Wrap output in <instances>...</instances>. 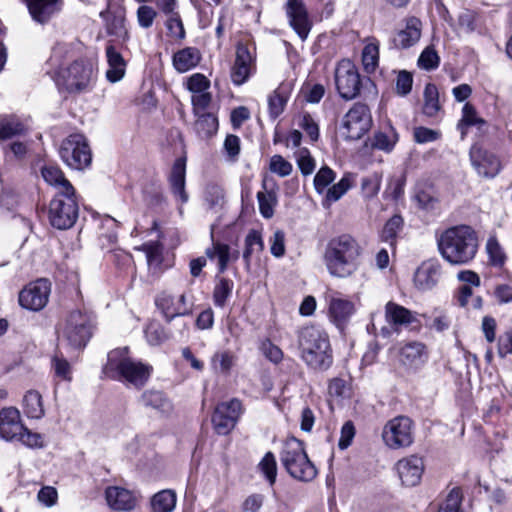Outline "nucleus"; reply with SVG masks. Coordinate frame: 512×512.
Returning <instances> with one entry per match:
<instances>
[{"mask_svg":"<svg viewBox=\"0 0 512 512\" xmlns=\"http://www.w3.org/2000/svg\"><path fill=\"white\" fill-rule=\"evenodd\" d=\"M362 249L352 236L343 234L329 241L324 252V263L331 276L347 278L359 268Z\"/></svg>","mask_w":512,"mask_h":512,"instance_id":"obj_1","label":"nucleus"},{"mask_svg":"<svg viewBox=\"0 0 512 512\" xmlns=\"http://www.w3.org/2000/svg\"><path fill=\"white\" fill-rule=\"evenodd\" d=\"M152 370V366L130 357L128 348L123 347L108 353L103 374L139 389L147 383Z\"/></svg>","mask_w":512,"mask_h":512,"instance_id":"obj_2","label":"nucleus"},{"mask_svg":"<svg viewBox=\"0 0 512 512\" xmlns=\"http://www.w3.org/2000/svg\"><path fill=\"white\" fill-rule=\"evenodd\" d=\"M443 258L451 264L463 265L470 262L478 250L476 232L467 225L446 229L438 242Z\"/></svg>","mask_w":512,"mask_h":512,"instance_id":"obj_3","label":"nucleus"},{"mask_svg":"<svg viewBox=\"0 0 512 512\" xmlns=\"http://www.w3.org/2000/svg\"><path fill=\"white\" fill-rule=\"evenodd\" d=\"M302 360L312 369L327 370L333 363L327 333L317 327H304L298 336Z\"/></svg>","mask_w":512,"mask_h":512,"instance_id":"obj_4","label":"nucleus"},{"mask_svg":"<svg viewBox=\"0 0 512 512\" xmlns=\"http://www.w3.org/2000/svg\"><path fill=\"white\" fill-rule=\"evenodd\" d=\"M280 461L289 475L296 480L309 482L317 475V469L308 458L303 442L294 437L284 442Z\"/></svg>","mask_w":512,"mask_h":512,"instance_id":"obj_5","label":"nucleus"},{"mask_svg":"<svg viewBox=\"0 0 512 512\" xmlns=\"http://www.w3.org/2000/svg\"><path fill=\"white\" fill-rule=\"evenodd\" d=\"M93 317L82 310H73L65 318L59 336L71 349H83L92 336Z\"/></svg>","mask_w":512,"mask_h":512,"instance_id":"obj_6","label":"nucleus"},{"mask_svg":"<svg viewBox=\"0 0 512 512\" xmlns=\"http://www.w3.org/2000/svg\"><path fill=\"white\" fill-rule=\"evenodd\" d=\"M79 216V204L76 190L71 193H55L50 201L48 218L50 224L59 230L70 229Z\"/></svg>","mask_w":512,"mask_h":512,"instance_id":"obj_7","label":"nucleus"},{"mask_svg":"<svg viewBox=\"0 0 512 512\" xmlns=\"http://www.w3.org/2000/svg\"><path fill=\"white\" fill-rule=\"evenodd\" d=\"M369 84L375 88L369 78L362 79L357 67L348 59L341 60L335 69V85L340 97L344 100H353L362 87Z\"/></svg>","mask_w":512,"mask_h":512,"instance_id":"obj_8","label":"nucleus"},{"mask_svg":"<svg viewBox=\"0 0 512 512\" xmlns=\"http://www.w3.org/2000/svg\"><path fill=\"white\" fill-rule=\"evenodd\" d=\"M62 161L73 169H84L91 164L92 154L86 138L82 134H71L59 148Z\"/></svg>","mask_w":512,"mask_h":512,"instance_id":"obj_9","label":"nucleus"},{"mask_svg":"<svg viewBox=\"0 0 512 512\" xmlns=\"http://www.w3.org/2000/svg\"><path fill=\"white\" fill-rule=\"evenodd\" d=\"M382 439L391 449L409 447L414 440L412 420L406 416H397L389 420L383 427Z\"/></svg>","mask_w":512,"mask_h":512,"instance_id":"obj_10","label":"nucleus"},{"mask_svg":"<svg viewBox=\"0 0 512 512\" xmlns=\"http://www.w3.org/2000/svg\"><path fill=\"white\" fill-rule=\"evenodd\" d=\"M372 126V116L366 104L357 102L344 115L342 121L343 135L348 140H358Z\"/></svg>","mask_w":512,"mask_h":512,"instance_id":"obj_11","label":"nucleus"},{"mask_svg":"<svg viewBox=\"0 0 512 512\" xmlns=\"http://www.w3.org/2000/svg\"><path fill=\"white\" fill-rule=\"evenodd\" d=\"M92 76V65L82 59L74 61L60 73L63 84L69 92L85 91L92 81Z\"/></svg>","mask_w":512,"mask_h":512,"instance_id":"obj_12","label":"nucleus"},{"mask_svg":"<svg viewBox=\"0 0 512 512\" xmlns=\"http://www.w3.org/2000/svg\"><path fill=\"white\" fill-rule=\"evenodd\" d=\"M242 413V403L234 398L218 404L212 416L215 431L220 435L228 434L236 425Z\"/></svg>","mask_w":512,"mask_h":512,"instance_id":"obj_13","label":"nucleus"},{"mask_svg":"<svg viewBox=\"0 0 512 512\" xmlns=\"http://www.w3.org/2000/svg\"><path fill=\"white\" fill-rule=\"evenodd\" d=\"M255 53L246 44L238 43L235 61L231 69V79L235 85H242L255 71Z\"/></svg>","mask_w":512,"mask_h":512,"instance_id":"obj_14","label":"nucleus"},{"mask_svg":"<svg viewBox=\"0 0 512 512\" xmlns=\"http://www.w3.org/2000/svg\"><path fill=\"white\" fill-rule=\"evenodd\" d=\"M50 284L46 279H39L26 286L19 294L20 305L31 311L43 309L49 298Z\"/></svg>","mask_w":512,"mask_h":512,"instance_id":"obj_15","label":"nucleus"},{"mask_svg":"<svg viewBox=\"0 0 512 512\" xmlns=\"http://www.w3.org/2000/svg\"><path fill=\"white\" fill-rule=\"evenodd\" d=\"M100 17L105 22L108 35L114 36L122 42L129 40V32L126 26V11L123 6H114L110 2L107 9L100 12Z\"/></svg>","mask_w":512,"mask_h":512,"instance_id":"obj_16","label":"nucleus"},{"mask_svg":"<svg viewBox=\"0 0 512 512\" xmlns=\"http://www.w3.org/2000/svg\"><path fill=\"white\" fill-rule=\"evenodd\" d=\"M470 159L477 173L485 178H494L501 171L502 165L499 158L481 146L471 147Z\"/></svg>","mask_w":512,"mask_h":512,"instance_id":"obj_17","label":"nucleus"},{"mask_svg":"<svg viewBox=\"0 0 512 512\" xmlns=\"http://www.w3.org/2000/svg\"><path fill=\"white\" fill-rule=\"evenodd\" d=\"M33 21L45 25L58 15L64 6V0H23Z\"/></svg>","mask_w":512,"mask_h":512,"instance_id":"obj_18","label":"nucleus"},{"mask_svg":"<svg viewBox=\"0 0 512 512\" xmlns=\"http://www.w3.org/2000/svg\"><path fill=\"white\" fill-rule=\"evenodd\" d=\"M327 301L330 320L342 329L356 311L354 303L337 293L329 295Z\"/></svg>","mask_w":512,"mask_h":512,"instance_id":"obj_19","label":"nucleus"},{"mask_svg":"<svg viewBox=\"0 0 512 512\" xmlns=\"http://www.w3.org/2000/svg\"><path fill=\"white\" fill-rule=\"evenodd\" d=\"M286 14L289 23L301 40H305L311 30L306 7L302 0H287Z\"/></svg>","mask_w":512,"mask_h":512,"instance_id":"obj_20","label":"nucleus"},{"mask_svg":"<svg viewBox=\"0 0 512 512\" xmlns=\"http://www.w3.org/2000/svg\"><path fill=\"white\" fill-rule=\"evenodd\" d=\"M396 470L402 484L413 487L421 481L424 463L420 457L411 455L399 460L396 464Z\"/></svg>","mask_w":512,"mask_h":512,"instance_id":"obj_21","label":"nucleus"},{"mask_svg":"<svg viewBox=\"0 0 512 512\" xmlns=\"http://www.w3.org/2000/svg\"><path fill=\"white\" fill-rule=\"evenodd\" d=\"M422 23L416 17L404 20V25L398 29L392 38L395 48L407 49L415 45L421 37Z\"/></svg>","mask_w":512,"mask_h":512,"instance_id":"obj_22","label":"nucleus"},{"mask_svg":"<svg viewBox=\"0 0 512 512\" xmlns=\"http://www.w3.org/2000/svg\"><path fill=\"white\" fill-rule=\"evenodd\" d=\"M24 432L20 412L14 407L0 410V438L6 441H14Z\"/></svg>","mask_w":512,"mask_h":512,"instance_id":"obj_23","label":"nucleus"},{"mask_svg":"<svg viewBox=\"0 0 512 512\" xmlns=\"http://www.w3.org/2000/svg\"><path fill=\"white\" fill-rule=\"evenodd\" d=\"M385 320L394 330L418 323L416 312L392 301L385 305Z\"/></svg>","mask_w":512,"mask_h":512,"instance_id":"obj_24","label":"nucleus"},{"mask_svg":"<svg viewBox=\"0 0 512 512\" xmlns=\"http://www.w3.org/2000/svg\"><path fill=\"white\" fill-rule=\"evenodd\" d=\"M156 305L161 309L168 322H171L176 317L190 314V309L186 305V297L184 294L175 298L172 295L163 293L157 297Z\"/></svg>","mask_w":512,"mask_h":512,"instance_id":"obj_25","label":"nucleus"},{"mask_svg":"<svg viewBox=\"0 0 512 512\" xmlns=\"http://www.w3.org/2000/svg\"><path fill=\"white\" fill-rule=\"evenodd\" d=\"M440 275L441 267L437 261H425L414 274V284L419 290H430L438 283Z\"/></svg>","mask_w":512,"mask_h":512,"instance_id":"obj_26","label":"nucleus"},{"mask_svg":"<svg viewBox=\"0 0 512 512\" xmlns=\"http://www.w3.org/2000/svg\"><path fill=\"white\" fill-rule=\"evenodd\" d=\"M399 361L408 368H418L428 358L425 345L420 342H408L399 349Z\"/></svg>","mask_w":512,"mask_h":512,"instance_id":"obj_27","label":"nucleus"},{"mask_svg":"<svg viewBox=\"0 0 512 512\" xmlns=\"http://www.w3.org/2000/svg\"><path fill=\"white\" fill-rule=\"evenodd\" d=\"M107 504L116 511H129L136 505V499L133 494L122 487L111 486L105 491Z\"/></svg>","mask_w":512,"mask_h":512,"instance_id":"obj_28","label":"nucleus"},{"mask_svg":"<svg viewBox=\"0 0 512 512\" xmlns=\"http://www.w3.org/2000/svg\"><path fill=\"white\" fill-rule=\"evenodd\" d=\"M108 63L106 78L111 83L120 81L126 72V61L113 44H108L105 49Z\"/></svg>","mask_w":512,"mask_h":512,"instance_id":"obj_29","label":"nucleus"},{"mask_svg":"<svg viewBox=\"0 0 512 512\" xmlns=\"http://www.w3.org/2000/svg\"><path fill=\"white\" fill-rule=\"evenodd\" d=\"M186 161L184 158H178L174 162L169 178L172 193L178 197L182 203L188 201V195L185 191Z\"/></svg>","mask_w":512,"mask_h":512,"instance_id":"obj_30","label":"nucleus"},{"mask_svg":"<svg viewBox=\"0 0 512 512\" xmlns=\"http://www.w3.org/2000/svg\"><path fill=\"white\" fill-rule=\"evenodd\" d=\"M41 174L45 182L56 189V193H67L75 190L71 182L65 177L62 170L56 166L46 165Z\"/></svg>","mask_w":512,"mask_h":512,"instance_id":"obj_31","label":"nucleus"},{"mask_svg":"<svg viewBox=\"0 0 512 512\" xmlns=\"http://www.w3.org/2000/svg\"><path fill=\"white\" fill-rule=\"evenodd\" d=\"M206 256L210 259H218V270L223 273L230 261L238 260L240 253L238 250L231 251L229 245L221 242H213L211 248L206 249Z\"/></svg>","mask_w":512,"mask_h":512,"instance_id":"obj_32","label":"nucleus"},{"mask_svg":"<svg viewBox=\"0 0 512 512\" xmlns=\"http://www.w3.org/2000/svg\"><path fill=\"white\" fill-rule=\"evenodd\" d=\"M139 403L143 407L153 409L161 414H168L172 410L170 400L158 390L144 391L139 398Z\"/></svg>","mask_w":512,"mask_h":512,"instance_id":"obj_33","label":"nucleus"},{"mask_svg":"<svg viewBox=\"0 0 512 512\" xmlns=\"http://www.w3.org/2000/svg\"><path fill=\"white\" fill-rule=\"evenodd\" d=\"M201 60L200 51L195 47H186L173 55V66L180 72H187L198 65Z\"/></svg>","mask_w":512,"mask_h":512,"instance_id":"obj_34","label":"nucleus"},{"mask_svg":"<svg viewBox=\"0 0 512 512\" xmlns=\"http://www.w3.org/2000/svg\"><path fill=\"white\" fill-rule=\"evenodd\" d=\"M264 249V243L260 232L257 230H250L245 237L243 260L246 265V269H250V263L254 255L260 254Z\"/></svg>","mask_w":512,"mask_h":512,"instance_id":"obj_35","label":"nucleus"},{"mask_svg":"<svg viewBox=\"0 0 512 512\" xmlns=\"http://www.w3.org/2000/svg\"><path fill=\"white\" fill-rule=\"evenodd\" d=\"M23 411L31 419H41L44 416L42 396L39 392L30 390L24 395Z\"/></svg>","mask_w":512,"mask_h":512,"instance_id":"obj_36","label":"nucleus"},{"mask_svg":"<svg viewBox=\"0 0 512 512\" xmlns=\"http://www.w3.org/2000/svg\"><path fill=\"white\" fill-rule=\"evenodd\" d=\"M352 186V178L349 174L343 176L339 182L328 187L325 190L323 206L329 207L332 203L338 201Z\"/></svg>","mask_w":512,"mask_h":512,"instance_id":"obj_37","label":"nucleus"},{"mask_svg":"<svg viewBox=\"0 0 512 512\" xmlns=\"http://www.w3.org/2000/svg\"><path fill=\"white\" fill-rule=\"evenodd\" d=\"M196 116L197 120L195 121L194 129L201 138L211 137L217 132L218 120L213 114L199 113Z\"/></svg>","mask_w":512,"mask_h":512,"instance_id":"obj_38","label":"nucleus"},{"mask_svg":"<svg viewBox=\"0 0 512 512\" xmlns=\"http://www.w3.org/2000/svg\"><path fill=\"white\" fill-rule=\"evenodd\" d=\"M176 506V494L172 490H162L151 500L153 512H171Z\"/></svg>","mask_w":512,"mask_h":512,"instance_id":"obj_39","label":"nucleus"},{"mask_svg":"<svg viewBox=\"0 0 512 512\" xmlns=\"http://www.w3.org/2000/svg\"><path fill=\"white\" fill-rule=\"evenodd\" d=\"M440 110L439 93L436 85L428 83L424 89V106L423 113L429 117H433Z\"/></svg>","mask_w":512,"mask_h":512,"instance_id":"obj_40","label":"nucleus"},{"mask_svg":"<svg viewBox=\"0 0 512 512\" xmlns=\"http://www.w3.org/2000/svg\"><path fill=\"white\" fill-rule=\"evenodd\" d=\"M379 63V44L377 41L367 43L362 50V64L367 73H373Z\"/></svg>","mask_w":512,"mask_h":512,"instance_id":"obj_41","label":"nucleus"},{"mask_svg":"<svg viewBox=\"0 0 512 512\" xmlns=\"http://www.w3.org/2000/svg\"><path fill=\"white\" fill-rule=\"evenodd\" d=\"M397 140V133L390 127L388 131H379L375 133L372 141V147L385 152H390L395 146Z\"/></svg>","mask_w":512,"mask_h":512,"instance_id":"obj_42","label":"nucleus"},{"mask_svg":"<svg viewBox=\"0 0 512 512\" xmlns=\"http://www.w3.org/2000/svg\"><path fill=\"white\" fill-rule=\"evenodd\" d=\"M457 303L461 307L480 309L482 307L481 297H473L472 286L461 285L456 294Z\"/></svg>","mask_w":512,"mask_h":512,"instance_id":"obj_43","label":"nucleus"},{"mask_svg":"<svg viewBox=\"0 0 512 512\" xmlns=\"http://www.w3.org/2000/svg\"><path fill=\"white\" fill-rule=\"evenodd\" d=\"M403 227V219L400 215L392 216L385 224L382 231L383 241L389 243L390 246H394L397 234Z\"/></svg>","mask_w":512,"mask_h":512,"instance_id":"obj_44","label":"nucleus"},{"mask_svg":"<svg viewBox=\"0 0 512 512\" xmlns=\"http://www.w3.org/2000/svg\"><path fill=\"white\" fill-rule=\"evenodd\" d=\"M146 254L149 267H158L162 262V245L157 241L144 243L138 248Z\"/></svg>","mask_w":512,"mask_h":512,"instance_id":"obj_45","label":"nucleus"},{"mask_svg":"<svg viewBox=\"0 0 512 512\" xmlns=\"http://www.w3.org/2000/svg\"><path fill=\"white\" fill-rule=\"evenodd\" d=\"M486 251L489 256L490 264L493 266H503L506 261V254L495 237H490L486 243Z\"/></svg>","mask_w":512,"mask_h":512,"instance_id":"obj_46","label":"nucleus"},{"mask_svg":"<svg viewBox=\"0 0 512 512\" xmlns=\"http://www.w3.org/2000/svg\"><path fill=\"white\" fill-rule=\"evenodd\" d=\"M298 168L304 176L310 175L316 168L315 159L307 148H300L295 152Z\"/></svg>","mask_w":512,"mask_h":512,"instance_id":"obj_47","label":"nucleus"},{"mask_svg":"<svg viewBox=\"0 0 512 512\" xmlns=\"http://www.w3.org/2000/svg\"><path fill=\"white\" fill-rule=\"evenodd\" d=\"M287 103V96L281 89H276L268 98L269 114L276 119L284 111Z\"/></svg>","mask_w":512,"mask_h":512,"instance_id":"obj_48","label":"nucleus"},{"mask_svg":"<svg viewBox=\"0 0 512 512\" xmlns=\"http://www.w3.org/2000/svg\"><path fill=\"white\" fill-rule=\"evenodd\" d=\"M233 290V282L229 279L222 278L215 286L213 292L214 304L223 307L230 297Z\"/></svg>","mask_w":512,"mask_h":512,"instance_id":"obj_49","label":"nucleus"},{"mask_svg":"<svg viewBox=\"0 0 512 512\" xmlns=\"http://www.w3.org/2000/svg\"><path fill=\"white\" fill-rule=\"evenodd\" d=\"M257 199L261 215L266 219L271 218L274 215V206L277 202L275 193L271 191L258 192Z\"/></svg>","mask_w":512,"mask_h":512,"instance_id":"obj_50","label":"nucleus"},{"mask_svg":"<svg viewBox=\"0 0 512 512\" xmlns=\"http://www.w3.org/2000/svg\"><path fill=\"white\" fill-rule=\"evenodd\" d=\"M335 172L328 166L319 169L314 177V187L319 194H323L328 186L334 181Z\"/></svg>","mask_w":512,"mask_h":512,"instance_id":"obj_51","label":"nucleus"},{"mask_svg":"<svg viewBox=\"0 0 512 512\" xmlns=\"http://www.w3.org/2000/svg\"><path fill=\"white\" fill-rule=\"evenodd\" d=\"M258 466L270 485H273L277 476V463L273 453L267 452Z\"/></svg>","mask_w":512,"mask_h":512,"instance_id":"obj_52","label":"nucleus"},{"mask_svg":"<svg viewBox=\"0 0 512 512\" xmlns=\"http://www.w3.org/2000/svg\"><path fill=\"white\" fill-rule=\"evenodd\" d=\"M234 357L228 351L216 352L211 359V366L215 372L228 373L233 366Z\"/></svg>","mask_w":512,"mask_h":512,"instance_id":"obj_53","label":"nucleus"},{"mask_svg":"<svg viewBox=\"0 0 512 512\" xmlns=\"http://www.w3.org/2000/svg\"><path fill=\"white\" fill-rule=\"evenodd\" d=\"M462 495L459 489H452L440 504L438 512H464L461 509Z\"/></svg>","mask_w":512,"mask_h":512,"instance_id":"obj_54","label":"nucleus"},{"mask_svg":"<svg viewBox=\"0 0 512 512\" xmlns=\"http://www.w3.org/2000/svg\"><path fill=\"white\" fill-rule=\"evenodd\" d=\"M205 201L211 209L222 207L224 203L223 189L215 184L208 185L205 191Z\"/></svg>","mask_w":512,"mask_h":512,"instance_id":"obj_55","label":"nucleus"},{"mask_svg":"<svg viewBox=\"0 0 512 512\" xmlns=\"http://www.w3.org/2000/svg\"><path fill=\"white\" fill-rule=\"evenodd\" d=\"M145 337L150 345H159L167 339L164 328L157 322H150L145 329Z\"/></svg>","mask_w":512,"mask_h":512,"instance_id":"obj_56","label":"nucleus"},{"mask_svg":"<svg viewBox=\"0 0 512 512\" xmlns=\"http://www.w3.org/2000/svg\"><path fill=\"white\" fill-rule=\"evenodd\" d=\"M55 375L63 380L70 381L72 369L70 363L62 354H56L52 359Z\"/></svg>","mask_w":512,"mask_h":512,"instance_id":"obj_57","label":"nucleus"},{"mask_svg":"<svg viewBox=\"0 0 512 512\" xmlns=\"http://www.w3.org/2000/svg\"><path fill=\"white\" fill-rule=\"evenodd\" d=\"M419 67L425 70H432L439 65V56L432 47L425 48L418 59Z\"/></svg>","mask_w":512,"mask_h":512,"instance_id":"obj_58","label":"nucleus"},{"mask_svg":"<svg viewBox=\"0 0 512 512\" xmlns=\"http://www.w3.org/2000/svg\"><path fill=\"white\" fill-rule=\"evenodd\" d=\"M293 166L281 155H274L270 160V171L280 177H286L291 174Z\"/></svg>","mask_w":512,"mask_h":512,"instance_id":"obj_59","label":"nucleus"},{"mask_svg":"<svg viewBox=\"0 0 512 512\" xmlns=\"http://www.w3.org/2000/svg\"><path fill=\"white\" fill-rule=\"evenodd\" d=\"M462 112L463 116L460 123L458 124L462 134H465L464 127L473 126L478 123L482 124L484 122L482 119L477 117L474 107L469 103L464 105Z\"/></svg>","mask_w":512,"mask_h":512,"instance_id":"obj_60","label":"nucleus"},{"mask_svg":"<svg viewBox=\"0 0 512 512\" xmlns=\"http://www.w3.org/2000/svg\"><path fill=\"white\" fill-rule=\"evenodd\" d=\"M24 131V126L14 120H7L0 123V140L10 139Z\"/></svg>","mask_w":512,"mask_h":512,"instance_id":"obj_61","label":"nucleus"},{"mask_svg":"<svg viewBox=\"0 0 512 512\" xmlns=\"http://www.w3.org/2000/svg\"><path fill=\"white\" fill-rule=\"evenodd\" d=\"M210 87V81L206 76L195 73L188 78L187 88L193 94L205 92Z\"/></svg>","mask_w":512,"mask_h":512,"instance_id":"obj_62","label":"nucleus"},{"mask_svg":"<svg viewBox=\"0 0 512 512\" xmlns=\"http://www.w3.org/2000/svg\"><path fill=\"white\" fill-rule=\"evenodd\" d=\"M414 140L419 144L434 142L441 137V133L427 127H416L413 132Z\"/></svg>","mask_w":512,"mask_h":512,"instance_id":"obj_63","label":"nucleus"},{"mask_svg":"<svg viewBox=\"0 0 512 512\" xmlns=\"http://www.w3.org/2000/svg\"><path fill=\"white\" fill-rule=\"evenodd\" d=\"M157 12L150 6L142 5L137 9V21L140 27L148 29L153 25Z\"/></svg>","mask_w":512,"mask_h":512,"instance_id":"obj_64","label":"nucleus"}]
</instances>
